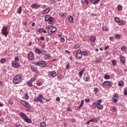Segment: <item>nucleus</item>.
I'll use <instances>...</instances> for the list:
<instances>
[{
  "mask_svg": "<svg viewBox=\"0 0 127 127\" xmlns=\"http://www.w3.org/2000/svg\"><path fill=\"white\" fill-rule=\"evenodd\" d=\"M84 71H85V69L83 68L80 71L78 72V76L79 78H82V76H83V74L84 73Z\"/></svg>",
  "mask_w": 127,
  "mask_h": 127,
  "instance_id": "obj_17",
  "label": "nucleus"
},
{
  "mask_svg": "<svg viewBox=\"0 0 127 127\" xmlns=\"http://www.w3.org/2000/svg\"><path fill=\"white\" fill-rule=\"evenodd\" d=\"M112 64H113V66H116V65L117 64V62H116V61H113L112 62Z\"/></svg>",
  "mask_w": 127,
  "mask_h": 127,
  "instance_id": "obj_55",
  "label": "nucleus"
},
{
  "mask_svg": "<svg viewBox=\"0 0 127 127\" xmlns=\"http://www.w3.org/2000/svg\"><path fill=\"white\" fill-rule=\"evenodd\" d=\"M89 122H90V123H94V119H92L90 120H89Z\"/></svg>",
  "mask_w": 127,
  "mask_h": 127,
  "instance_id": "obj_63",
  "label": "nucleus"
},
{
  "mask_svg": "<svg viewBox=\"0 0 127 127\" xmlns=\"http://www.w3.org/2000/svg\"><path fill=\"white\" fill-rule=\"evenodd\" d=\"M68 19L69 22L72 23L73 22L74 18H73V17H72V16L70 15V16H68Z\"/></svg>",
  "mask_w": 127,
  "mask_h": 127,
  "instance_id": "obj_19",
  "label": "nucleus"
},
{
  "mask_svg": "<svg viewBox=\"0 0 127 127\" xmlns=\"http://www.w3.org/2000/svg\"><path fill=\"white\" fill-rule=\"evenodd\" d=\"M114 37L116 39H121V35L116 34L114 35Z\"/></svg>",
  "mask_w": 127,
  "mask_h": 127,
  "instance_id": "obj_22",
  "label": "nucleus"
},
{
  "mask_svg": "<svg viewBox=\"0 0 127 127\" xmlns=\"http://www.w3.org/2000/svg\"><path fill=\"white\" fill-rule=\"evenodd\" d=\"M118 10H122L123 9V6L122 5H119L118 6Z\"/></svg>",
  "mask_w": 127,
  "mask_h": 127,
  "instance_id": "obj_42",
  "label": "nucleus"
},
{
  "mask_svg": "<svg viewBox=\"0 0 127 127\" xmlns=\"http://www.w3.org/2000/svg\"><path fill=\"white\" fill-rule=\"evenodd\" d=\"M35 52H36V53H37L38 54H40L41 53H43V52H42V50H41L39 49V48H38V47L36 48Z\"/></svg>",
  "mask_w": 127,
  "mask_h": 127,
  "instance_id": "obj_14",
  "label": "nucleus"
},
{
  "mask_svg": "<svg viewBox=\"0 0 127 127\" xmlns=\"http://www.w3.org/2000/svg\"><path fill=\"white\" fill-rule=\"evenodd\" d=\"M101 62V59H98L95 61V64H98Z\"/></svg>",
  "mask_w": 127,
  "mask_h": 127,
  "instance_id": "obj_48",
  "label": "nucleus"
},
{
  "mask_svg": "<svg viewBox=\"0 0 127 127\" xmlns=\"http://www.w3.org/2000/svg\"><path fill=\"white\" fill-rule=\"evenodd\" d=\"M109 40H111V41H114V40H115V39L113 37H110L109 38Z\"/></svg>",
  "mask_w": 127,
  "mask_h": 127,
  "instance_id": "obj_59",
  "label": "nucleus"
},
{
  "mask_svg": "<svg viewBox=\"0 0 127 127\" xmlns=\"http://www.w3.org/2000/svg\"><path fill=\"white\" fill-rule=\"evenodd\" d=\"M21 11H22V7L20 6V7H19L18 11H17L18 14H20V13H21Z\"/></svg>",
  "mask_w": 127,
  "mask_h": 127,
  "instance_id": "obj_25",
  "label": "nucleus"
},
{
  "mask_svg": "<svg viewBox=\"0 0 127 127\" xmlns=\"http://www.w3.org/2000/svg\"><path fill=\"white\" fill-rule=\"evenodd\" d=\"M111 78V76L108 74H106L104 75V78L105 80H109V79Z\"/></svg>",
  "mask_w": 127,
  "mask_h": 127,
  "instance_id": "obj_30",
  "label": "nucleus"
},
{
  "mask_svg": "<svg viewBox=\"0 0 127 127\" xmlns=\"http://www.w3.org/2000/svg\"><path fill=\"white\" fill-rule=\"evenodd\" d=\"M54 19L53 17L50 16L49 15H46L45 16V21L47 22V21H50V22H52L53 21Z\"/></svg>",
  "mask_w": 127,
  "mask_h": 127,
  "instance_id": "obj_7",
  "label": "nucleus"
},
{
  "mask_svg": "<svg viewBox=\"0 0 127 127\" xmlns=\"http://www.w3.org/2000/svg\"><path fill=\"white\" fill-rule=\"evenodd\" d=\"M40 127H46V123L45 122H41L40 124Z\"/></svg>",
  "mask_w": 127,
  "mask_h": 127,
  "instance_id": "obj_20",
  "label": "nucleus"
},
{
  "mask_svg": "<svg viewBox=\"0 0 127 127\" xmlns=\"http://www.w3.org/2000/svg\"><path fill=\"white\" fill-rule=\"evenodd\" d=\"M31 69L33 72H35V73H37L38 72V70H37V68L36 67L34 66H31Z\"/></svg>",
  "mask_w": 127,
  "mask_h": 127,
  "instance_id": "obj_18",
  "label": "nucleus"
},
{
  "mask_svg": "<svg viewBox=\"0 0 127 127\" xmlns=\"http://www.w3.org/2000/svg\"><path fill=\"white\" fill-rule=\"evenodd\" d=\"M46 29L47 30L48 34L50 35H51V34H53V33H55V32H56L57 31V29H56V27L51 26V25H48L46 27Z\"/></svg>",
  "mask_w": 127,
  "mask_h": 127,
  "instance_id": "obj_1",
  "label": "nucleus"
},
{
  "mask_svg": "<svg viewBox=\"0 0 127 127\" xmlns=\"http://www.w3.org/2000/svg\"><path fill=\"white\" fill-rule=\"evenodd\" d=\"M49 57H50V55L49 54H46L45 55V56H44V59H48V58H49Z\"/></svg>",
  "mask_w": 127,
  "mask_h": 127,
  "instance_id": "obj_37",
  "label": "nucleus"
},
{
  "mask_svg": "<svg viewBox=\"0 0 127 127\" xmlns=\"http://www.w3.org/2000/svg\"><path fill=\"white\" fill-rule=\"evenodd\" d=\"M40 40L42 41H44L45 38H44V37L43 36H41L40 37Z\"/></svg>",
  "mask_w": 127,
  "mask_h": 127,
  "instance_id": "obj_54",
  "label": "nucleus"
},
{
  "mask_svg": "<svg viewBox=\"0 0 127 127\" xmlns=\"http://www.w3.org/2000/svg\"><path fill=\"white\" fill-rule=\"evenodd\" d=\"M94 120V122H95V123L97 124V123H98V122L100 121V118L99 117L95 118Z\"/></svg>",
  "mask_w": 127,
  "mask_h": 127,
  "instance_id": "obj_34",
  "label": "nucleus"
},
{
  "mask_svg": "<svg viewBox=\"0 0 127 127\" xmlns=\"http://www.w3.org/2000/svg\"><path fill=\"white\" fill-rule=\"evenodd\" d=\"M36 85H37V86H42V83H41V82H37V83H36Z\"/></svg>",
  "mask_w": 127,
  "mask_h": 127,
  "instance_id": "obj_57",
  "label": "nucleus"
},
{
  "mask_svg": "<svg viewBox=\"0 0 127 127\" xmlns=\"http://www.w3.org/2000/svg\"><path fill=\"white\" fill-rule=\"evenodd\" d=\"M120 58H121L120 62H121V63L122 64H125V63H126V58H125V57L121 55L120 56Z\"/></svg>",
  "mask_w": 127,
  "mask_h": 127,
  "instance_id": "obj_15",
  "label": "nucleus"
},
{
  "mask_svg": "<svg viewBox=\"0 0 127 127\" xmlns=\"http://www.w3.org/2000/svg\"><path fill=\"white\" fill-rule=\"evenodd\" d=\"M89 1H90V2H92L93 4H98V3H95V2H96V0H89Z\"/></svg>",
  "mask_w": 127,
  "mask_h": 127,
  "instance_id": "obj_39",
  "label": "nucleus"
},
{
  "mask_svg": "<svg viewBox=\"0 0 127 127\" xmlns=\"http://www.w3.org/2000/svg\"><path fill=\"white\" fill-rule=\"evenodd\" d=\"M82 57L83 56L82 55V51H81V50H78L76 54V57L77 59H81Z\"/></svg>",
  "mask_w": 127,
  "mask_h": 127,
  "instance_id": "obj_8",
  "label": "nucleus"
},
{
  "mask_svg": "<svg viewBox=\"0 0 127 127\" xmlns=\"http://www.w3.org/2000/svg\"><path fill=\"white\" fill-rule=\"evenodd\" d=\"M37 32H39V33H42L43 32V28H39L37 29Z\"/></svg>",
  "mask_w": 127,
  "mask_h": 127,
  "instance_id": "obj_24",
  "label": "nucleus"
},
{
  "mask_svg": "<svg viewBox=\"0 0 127 127\" xmlns=\"http://www.w3.org/2000/svg\"><path fill=\"white\" fill-rule=\"evenodd\" d=\"M61 17H62V18H65V17H66V13H63L61 14Z\"/></svg>",
  "mask_w": 127,
  "mask_h": 127,
  "instance_id": "obj_36",
  "label": "nucleus"
},
{
  "mask_svg": "<svg viewBox=\"0 0 127 127\" xmlns=\"http://www.w3.org/2000/svg\"><path fill=\"white\" fill-rule=\"evenodd\" d=\"M85 102L86 103H89V102H90V99H86L85 100Z\"/></svg>",
  "mask_w": 127,
  "mask_h": 127,
  "instance_id": "obj_60",
  "label": "nucleus"
},
{
  "mask_svg": "<svg viewBox=\"0 0 127 127\" xmlns=\"http://www.w3.org/2000/svg\"><path fill=\"white\" fill-rule=\"evenodd\" d=\"M49 11H50V10H49V9L48 8H47L44 10V11L43 12V14H46V13H48Z\"/></svg>",
  "mask_w": 127,
  "mask_h": 127,
  "instance_id": "obj_28",
  "label": "nucleus"
},
{
  "mask_svg": "<svg viewBox=\"0 0 127 127\" xmlns=\"http://www.w3.org/2000/svg\"><path fill=\"white\" fill-rule=\"evenodd\" d=\"M124 94L125 95V96H127V88H126L124 89Z\"/></svg>",
  "mask_w": 127,
  "mask_h": 127,
  "instance_id": "obj_40",
  "label": "nucleus"
},
{
  "mask_svg": "<svg viewBox=\"0 0 127 127\" xmlns=\"http://www.w3.org/2000/svg\"><path fill=\"white\" fill-rule=\"evenodd\" d=\"M60 41H61V42L63 43V42H64V41H65V39H64V38H63V37H62L61 38Z\"/></svg>",
  "mask_w": 127,
  "mask_h": 127,
  "instance_id": "obj_53",
  "label": "nucleus"
},
{
  "mask_svg": "<svg viewBox=\"0 0 127 127\" xmlns=\"http://www.w3.org/2000/svg\"><path fill=\"white\" fill-rule=\"evenodd\" d=\"M118 85L119 86H120V87H122V86H123L124 85V82H123V81H120L118 82Z\"/></svg>",
  "mask_w": 127,
  "mask_h": 127,
  "instance_id": "obj_35",
  "label": "nucleus"
},
{
  "mask_svg": "<svg viewBox=\"0 0 127 127\" xmlns=\"http://www.w3.org/2000/svg\"><path fill=\"white\" fill-rule=\"evenodd\" d=\"M88 54V52L87 51H83L82 52V55L83 56H86Z\"/></svg>",
  "mask_w": 127,
  "mask_h": 127,
  "instance_id": "obj_31",
  "label": "nucleus"
},
{
  "mask_svg": "<svg viewBox=\"0 0 127 127\" xmlns=\"http://www.w3.org/2000/svg\"><path fill=\"white\" fill-rule=\"evenodd\" d=\"M1 31L2 35H4L5 37L8 35V31H7V27L6 26H3Z\"/></svg>",
  "mask_w": 127,
  "mask_h": 127,
  "instance_id": "obj_5",
  "label": "nucleus"
},
{
  "mask_svg": "<svg viewBox=\"0 0 127 127\" xmlns=\"http://www.w3.org/2000/svg\"><path fill=\"white\" fill-rule=\"evenodd\" d=\"M20 103H21L22 105H23V106H24L25 108H30V105H29L28 103H27V102L24 100H21L20 101Z\"/></svg>",
  "mask_w": 127,
  "mask_h": 127,
  "instance_id": "obj_10",
  "label": "nucleus"
},
{
  "mask_svg": "<svg viewBox=\"0 0 127 127\" xmlns=\"http://www.w3.org/2000/svg\"><path fill=\"white\" fill-rule=\"evenodd\" d=\"M114 20L115 22H117V23H119V22H121V19L120 18L117 17L114 19Z\"/></svg>",
  "mask_w": 127,
  "mask_h": 127,
  "instance_id": "obj_23",
  "label": "nucleus"
},
{
  "mask_svg": "<svg viewBox=\"0 0 127 127\" xmlns=\"http://www.w3.org/2000/svg\"><path fill=\"white\" fill-rule=\"evenodd\" d=\"M103 84V86L105 87L108 86L112 87V86H113V82L109 80H106L104 81Z\"/></svg>",
  "mask_w": 127,
  "mask_h": 127,
  "instance_id": "obj_9",
  "label": "nucleus"
},
{
  "mask_svg": "<svg viewBox=\"0 0 127 127\" xmlns=\"http://www.w3.org/2000/svg\"><path fill=\"white\" fill-rule=\"evenodd\" d=\"M36 66H40V67H43L45 68L46 67V64L45 61H40L35 63Z\"/></svg>",
  "mask_w": 127,
  "mask_h": 127,
  "instance_id": "obj_3",
  "label": "nucleus"
},
{
  "mask_svg": "<svg viewBox=\"0 0 127 127\" xmlns=\"http://www.w3.org/2000/svg\"><path fill=\"white\" fill-rule=\"evenodd\" d=\"M8 104H9V105L13 104V102H12V100L11 99H9V100H8Z\"/></svg>",
  "mask_w": 127,
  "mask_h": 127,
  "instance_id": "obj_45",
  "label": "nucleus"
},
{
  "mask_svg": "<svg viewBox=\"0 0 127 127\" xmlns=\"http://www.w3.org/2000/svg\"><path fill=\"white\" fill-rule=\"evenodd\" d=\"M27 85L28 87H32V82L29 80L27 82Z\"/></svg>",
  "mask_w": 127,
  "mask_h": 127,
  "instance_id": "obj_26",
  "label": "nucleus"
},
{
  "mask_svg": "<svg viewBox=\"0 0 127 127\" xmlns=\"http://www.w3.org/2000/svg\"><path fill=\"white\" fill-rule=\"evenodd\" d=\"M30 81L32 83V82H34L35 81V77H32Z\"/></svg>",
  "mask_w": 127,
  "mask_h": 127,
  "instance_id": "obj_52",
  "label": "nucleus"
},
{
  "mask_svg": "<svg viewBox=\"0 0 127 127\" xmlns=\"http://www.w3.org/2000/svg\"><path fill=\"white\" fill-rule=\"evenodd\" d=\"M24 98H25V100L27 101V100H28V99H29V96L27 94H25L24 96Z\"/></svg>",
  "mask_w": 127,
  "mask_h": 127,
  "instance_id": "obj_41",
  "label": "nucleus"
},
{
  "mask_svg": "<svg viewBox=\"0 0 127 127\" xmlns=\"http://www.w3.org/2000/svg\"><path fill=\"white\" fill-rule=\"evenodd\" d=\"M90 41L91 42H95V41H96V38L94 36H91L90 37Z\"/></svg>",
  "mask_w": 127,
  "mask_h": 127,
  "instance_id": "obj_29",
  "label": "nucleus"
},
{
  "mask_svg": "<svg viewBox=\"0 0 127 127\" xmlns=\"http://www.w3.org/2000/svg\"><path fill=\"white\" fill-rule=\"evenodd\" d=\"M89 80H90V77L86 76L85 77V79L84 80V81H85V82H88V81H89Z\"/></svg>",
  "mask_w": 127,
  "mask_h": 127,
  "instance_id": "obj_47",
  "label": "nucleus"
},
{
  "mask_svg": "<svg viewBox=\"0 0 127 127\" xmlns=\"http://www.w3.org/2000/svg\"><path fill=\"white\" fill-rule=\"evenodd\" d=\"M113 110L114 112H116V111H117V108L115 107H113Z\"/></svg>",
  "mask_w": 127,
  "mask_h": 127,
  "instance_id": "obj_64",
  "label": "nucleus"
},
{
  "mask_svg": "<svg viewBox=\"0 0 127 127\" xmlns=\"http://www.w3.org/2000/svg\"><path fill=\"white\" fill-rule=\"evenodd\" d=\"M19 61V59L18 57L15 58V61L14 62H18Z\"/></svg>",
  "mask_w": 127,
  "mask_h": 127,
  "instance_id": "obj_51",
  "label": "nucleus"
},
{
  "mask_svg": "<svg viewBox=\"0 0 127 127\" xmlns=\"http://www.w3.org/2000/svg\"><path fill=\"white\" fill-rule=\"evenodd\" d=\"M12 66L14 67V68H17L19 67V64L16 62H13L12 63Z\"/></svg>",
  "mask_w": 127,
  "mask_h": 127,
  "instance_id": "obj_13",
  "label": "nucleus"
},
{
  "mask_svg": "<svg viewBox=\"0 0 127 127\" xmlns=\"http://www.w3.org/2000/svg\"><path fill=\"white\" fill-rule=\"evenodd\" d=\"M119 100V94H116L112 97V100L114 103H118V100Z\"/></svg>",
  "mask_w": 127,
  "mask_h": 127,
  "instance_id": "obj_11",
  "label": "nucleus"
},
{
  "mask_svg": "<svg viewBox=\"0 0 127 127\" xmlns=\"http://www.w3.org/2000/svg\"><path fill=\"white\" fill-rule=\"evenodd\" d=\"M127 47L126 46H124L121 47V50L122 51H123V52H125V51H127Z\"/></svg>",
  "mask_w": 127,
  "mask_h": 127,
  "instance_id": "obj_32",
  "label": "nucleus"
},
{
  "mask_svg": "<svg viewBox=\"0 0 127 127\" xmlns=\"http://www.w3.org/2000/svg\"><path fill=\"white\" fill-rule=\"evenodd\" d=\"M49 75H51L53 77H56L57 76V73H56V71H50L49 72Z\"/></svg>",
  "mask_w": 127,
  "mask_h": 127,
  "instance_id": "obj_16",
  "label": "nucleus"
},
{
  "mask_svg": "<svg viewBox=\"0 0 127 127\" xmlns=\"http://www.w3.org/2000/svg\"><path fill=\"white\" fill-rule=\"evenodd\" d=\"M69 67H70V64L68 63L66 65V69H69Z\"/></svg>",
  "mask_w": 127,
  "mask_h": 127,
  "instance_id": "obj_58",
  "label": "nucleus"
},
{
  "mask_svg": "<svg viewBox=\"0 0 127 127\" xmlns=\"http://www.w3.org/2000/svg\"><path fill=\"white\" fill-rule=\"evenodd\" d=\"M45 47H46L45 45H43L41 46L42 49H44V48H45Z\"/></svg>",
  "mask_w": 127,
  "mask_h": 127,
  "instance_id": "obj_62",
  "label": "nucleus"
},
{
  "mask_svg": "<svg viewBox=\"0 0 127 127\" xmlns=\"http://www.w3.org/2000/svg\"><path fill=\"white\" fill-rule=\"evenodd\" d=\"M0 63L3 64L5 62V59H1L0 60Z\"/></svg>",
  "mask_w": 127,
  "mask_h": 127,
  "instance_id": "obj_46",
  "label": "nucleus"
},
{
  "mask_svg": "<svg viewBox=\"0 0 127 127\" xmlns=\"http://www.w3.org/2000/svg\"><path fill=\"white\" fill-rule=\"evenodd\" d=\"M34 57V55H33V53H30L29 54V59L32 60V59H33Z\"/></svg>",
  "mask_w": 127,
  "mask_h": 127,
  "instance_id": "obj_21",
  "label": "nucleus"
},
{
  "mask_svg": "<svg viewBox=\"0 0 127 127\" xmlns=\"http://www.w3.org/2000/svg\"><path fill=\"white\" fill-rule=\"evenodd\" d=\"M51 3H53V4H55L56 3V1L55 0H51Z\"/></svg>",
  "mask_w": 127,
  "mask_h": 127,
  "instance_id": "obj_56",
  "label": "nucleus"
},
{
  "mask_svg": "<svg viewBox=\"0 0 127 127\" xmlns=\"http://www.w3.org/2000/svg\"><path fill=\"white\" fill-rule=\"evenodd\" d=\"M42 52H43V53H42L43 55H46V52H47L46 50H42Z\"/></svg>",
  "mask_w": 127,
  "mask_h": 127,
  "instance_id": "obj_49",
  "label": "nucleus"
},
{
  "mask_svg": "<svg viewBox=\"0 0 127 127\" xmlns=\"http://www.w3.org/2000/svg\"><path fill=\"white\" fill-rule=\"evenodd\" d=\"M97 105H101V103H102V99H100L97 101Z\"/></svg>",
  "mask_w": 127,
  "mask_h": 127,
  "instance_id": "obj_44",
  "label": "nucleus"
},
{
  "mask_svg": "<svg viewBox=\"0 0 127 127\" xmlns=\"http://www.w3.org/2000/svg\"><path fill=\"white\" fill-rule=\"evenodd\" d=\"M56 100V102H59L60 101V98L57 97Z\"/></svg>",
  "mask_w": 127,
  "mask_h": 127,
  "instance_id": "obj_61",
  "label": "nucleus"
},
{
  "mask_svg": "<svg viewBox=\"0 0 127 127\" xmlns=\"http://www.w3.org/2000/svg\"><path fill=\"white\" fill-rule=\"evenodd\" d=\"M125 24H126V22L124 20H121L119 25L123 26V25H125Z\"/></svg>",
  "mask_w": 127,
  "mask_h": 127,
  "instance_id": "obj_33",
  "label": "nucleus"
},
{
  "mask_svg": "<svg viewBox=\"0 0 127 127\" xmlns=\"http://www.w3.org/2000/svg\"><path fill=\"white\" fill-rule=\"evenodd\" d=\"M96 107H97V103L94 102L92 106V109L94 108H96Z\"/></svg>",
  "mask_w": 127,
  "mask_h": 127,
  "instance_id": "obj_43",
  "label": "nucleus"
},
{
  "mask_svg": "<svg viewBox=\"0 0 127 127\" xmlns=\"http://www.w3.org/2000/svg\"><path fill=\"white\" fill-rule=\"evenodd\" d=\"M94 92H95V93H98V92H99V89H98V88L95 87L94 89Z\"/></svg>",
  "mask_w": 127,
  "mask_h": 127,
  "instance_id": "obj_50",
  "label": "nucleus"
},
{
  "mask_svg": "<svg viewBox=\"0 0 127 127\" xmlns=\"http://www.w3.org/2000/svg\"><path fill=\"white\" fill-rule=\"evenodd\" d=\"M102 29L104 30V31H108L109 30V28H107L106 26H104Z\"/></svg>",
  "mask_w": 127,
  "mask_h": 127,
  "instance_id": "obj_38",
  "label": "nucleus"
},
{
  "mask_svg": "<svg viewBox=\"0 0 127 127\" xmlns=\"http://www.w3.org/2000/svg\"><path fill=\"white\" fill-rule=\"evenodd\" d=\"M40 6H41V5H38L36 3H34L31 6V8H34V9H38L39 7H40Z\"/></svg>",
  "mask_w": 127,
  "mask_h": 127,
  "instance_id": "obj_12",
  "label": "nucleus"
},
{
  "mask_svg": "<svg viewBox=\"0 0 127 127\" xmlns=\"http://www.w3.org/2000/svg\"><path fill=\"white\" fill-rule=\"evenodd\" d=\"M103 108L104 106H103V105L101 104H99L98 105H97V109L98 110H103Z\"/></svg>",
  "mask_w": 127,
  "mask_h": 127,
  "instance_id": "obj_27",
  "label": "nucleus"
},
{
  "mask_svg": "<svg viewBox=\"0 0 127 127\" xmlns=\"http://www.w3.org/2000/svg\"><path fill=\"white\" fill-rule=\"evenodd\" d=\"M20 80H21V76L20 75H17L15 76L14 79H13V82L14 84H19L20 82Z\"/></svg>",
  "mask_w": 127,
  "mask_h": 127,
  "instance_id": "obj_4",
  "label": "nucleus"
},
{
  "mask_svg": "<svg viewBox=\"0 0 127 127\" xmlns=\"http://www.w3.org/2000/svg\"><path fill=\"white\" fill-rule=\"evenodd\" d=\"M41 99L42 100H45V98H44L43 97V95H39L38 97H35L34 98V101L35 102H39L40 103H42L43 101H42Z\"/></svg>",
  "mask_w": 127,
  "mask_h": 127,
  "instance_id": "obj_6",
  "label": "nucleus"
},
{
  "mask_svg": "<svg viewBox=\"0 0 127 127\" xmlns=\"http://www.w3.org/2000/svg\"><path fill=\"white\" fill-rule=\"evenodd\" d=\"M20 117L27 124H31V119H29L28 117L23 113H21Z\"/></svg>",
  "mask_w": 127,
  "mask_h": 127,
  "instance_id": "obj_2",
  "label": "nucleus"
}]
</instances>
